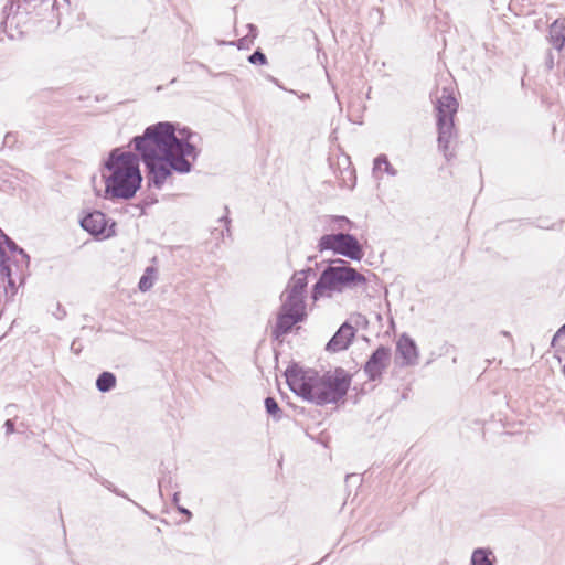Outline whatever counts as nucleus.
Segmentation results:
<instances>
[{
    "label": "nucleus",
    "instance_id": "1",
    "mask_svg": "<svg viewBox=\"0 0 565 565\" xmlns=\"http://www.w3.org/2000/svg\"><path fill=\"white\" fill-rule=\"evenodd\" d=\"M285 376L295 394L320 406L343 399L352 382V375L342 367L319 374L316 370L294 364L287 367Z\"/></svg>",
    "mask_w": 565,
    "mask_h": 565
},
{
    "label": "nucleus",
    "instance_id": "2",
    "mask_svg": "<svg viewBox=\"0 0 565 565\" xmlns=\"http://www.w3.org/2000/svg\"><path fill=\"white\" fill-rule=\"evenodd\" d=\"M70 6V0L11 1L3 8L1 25L11 39L22 35L30 24L41 33H52L61 25L62 10Z\"/></svg>",
    "mask_w": 565,
    "mask_h": 565
},
{
    "label": "nucleus",
    "instance_id": "3",
    "mask_svg": "<svg viewBox=\"0 0 565 565\" xmlns=\"http://www.w3.org/2000/svg\"><path fill=\"white\" fill-rule=\"evenodd\" d=\"M140 159L138 154L115 148L104 163L105 193L110 199H132L141 186Z\"/></svg>",
    "mask_w": 565,
    "mask_h": 565
},
{
    "label": "nucleus",
    "instance_id": "4",
    "mask_svg": "<svg viewBox=\"0 0 565 565\" xmlns=\"http://www.w3.org/2000/svg\"><path fill=\"white\" fill-rule=\"evenodd\" d=\"M193 134L184 128L180 130V136L175 135V127L170 121H161L148 126L143 134L131 139L139 159H145L146 154L170 156L181 152L185 146H194L190 139Z\"/></svg>",
    "mask_w": 565,
    "mask_h": 565
},
{
    "label": "nucleus",
    "instance_id": "5",
    "mask_svg": "<svg viewBox=\"0 0 565 565\" xmlns=\"http://www.w3.org/2000/svg\"><path fill=\"white\" fill-rule=\"evenodd\" d=\"M367 279L342 258H334L321 271L312 287L311 298L316 301L323 297H332L345 290H365Z\"/></svg>",
    "mask_w": 565,
    "mask_h": 565
},
{
    "label": "nucleus",
    "instance_id": "6",
    "mask_svg": "<svg viewBox=\"0 0 565 565\" xmlns=\"http://www.w3.org/2000/svg\"><path fill=\"white\" fill-rule=\"evenodd\" d=\"M198 156L199 150L195 146H185L177 154L163 157L146 154L145 159L140 160L146 167L149 186L161 189L172 171L189 173L192 170V161H195Z\"/></svg>",
    "mask_w": 565,
    "mask_h": 565
},
{
    "label": "nucleus",
    "instance_id": "7",
    "mask_svg": "<svg viewBox=\"0 0 565 565\" xmlns=\"http://www.w3.org/2000/svg\"><path fill=\"white\" fill-rule=\"evenodd\" d=\"M317 247L319 252L331 250L351 260H361L364 256L359 239L349 233L324 234L320 237Z\"/></svg>",
    "mask_w": 565,
    "mask_h": 565
},
{
    "label": "nucleus",
    "instance_id": "8",
    "mask_svg": "<svg viewBox=\"0 0 565 565\" xmlns=\"http://www.w3.org/2000/svg\"><path fill=\"white\" fill-rule=\"evenodd\" d=\"M307 317L306 306H296L282 301L276 318V323L271 329V335L276 340H280L289 333L294 326L302 322Z\"/></svg>",
    "mask_w": 565,
    "mask_h": 565
},
{
    "label": "nucleus",
    "instance_id": "9",
    "mask_svg": "<svg viewBox=\"0 0 565 565\" xmlns=\"http://www.w3.org/2000/svg\"><path fill=\"white\" fill-rule=\"evenodd\" d=\"M311 273H313L312 268L296 271L281 295L282 301L296 306H306L303 294L308 284V275Z\"/></svg>",
    "mask_w": 565,
    "mask_h": 565
},
{
    "label": "nucleus",
    "instance_id": "10",
    "mask_svg": "<svg viewBox=\"0 0 565 565\" xmlns=\"http://www.w3.org/2000/svg\"><path fill=\"white\" fill-rule=\"evenodd\" d=\"M391 350L387 347L380 345L369 358L363 366V371L370 381L381 379L383 372L390 365Z\"/></svg>",
    "mask_w": 565,
    "mask_h": 565
},
{
    "label": "nucleus",
    "instance_id": "11",
    "mask_svg": "<svg viewBox=\"0 0 565 565\" xmlns=\"http://www.w3.org/2000/svg\"><path fill=\"white\" fill-rule=\"evenodd\" d=\"M107 225L108 220L106 215L100 211L89 212L81 220L82 228L95 237H110L114 234L113 226L115 224H113L109 228Z\"/></svg>",
    "mask_w": 565,
    "mask_h": 565
},
{
    "label": "nucleus",
    "instance_id": "12",
    "mask_svg": "<svg viewBox=\"0 0 565 565\" xmlns=\"http://www.w3.org/2000/svg\"><path fill=\"white\" fill-rule=\"evenodd\" d=\"M6 246L11 253H18L21 255L26 265L29 264V256L0 228V273L7 276L9 278V282L12 284L10 278L11 268L8 264L9 258L7 256Z\"/></svg>",
    "mask_w": 565,
    "mask_h": 565
},
{
    "label": "nucleus",
    "instance_id": "13",
    "mask_svg": "<svg viewBox=\"0 0 565 565\" xmlns=\"http://www.w3.org/2000/svg\"><path fill=\"white\" fill-rule=\"evenodd\" d=\"M356 330L349 322H344L340 326L338 331L329 340L326 345V350L329 352H340L347 350L352 343L355 337Z\"/></svg>",
    "mask_w": 565,
    "mask_h": 565
},
{
    "label": "nucleus",
    "instance_id": "14",
    "mask_svg": "<svg viewBox=\"0 0 565 565\" xmlns=\"http://www.w3.org/2000/svg\"><path fill=\"white\" fill-rule=\"evenodd\" d=\"M537 215L532 225L542 230H555L561 225L562 220L553 206L544 207L540 202L536 205Z\"/></svg>",
    "mask_w": 565,
    "mask_h": 565
},
{
    "label": "nucleus",
    "instance_id": "15",
    "mask_svg": "<svg viewBox=\"0 0 565 565\" xmlns=\"http://www.w3.org/2000/svg\"><path fill=\"white\" fill-rule=\"evenodd\" d=\"M396 351L402 358V365H415L418 362V350L415 341L407 334H402L396 343Z\"/></svg>",
    "mask_w": 565,
    "mask_h": 565
},
{
    "label": "nucleus",
    "instance_id": "16",
    "mask_svg": "<svg viewBox=\"0 0 565 565\" xmlns=\"http://www.w3.org/2000/svg\"><path fill=\"white\" fill-rule=\"evenodd\" d=\"M458 109V103L448 89L444 88L441 95L437 97L436 110L437 118H454Z\"/></svg>",
    "mask_w": 565,
    "mask_h": 565
},
{
    "label": "nucleus",
    "instance_id": "17",
    "mask_svg": "<svg viewBox=\"0 0 565 565\" xmlns=\"http://www.w3.org/2000/svg\"><path fill=\"white\" fill-rule=\"evenodd\" d=\"M438 127V147L447 157L449 149V142L454 136V118H437Z\"/></svg>",
    "mask_w": 565,
    "mask_h": 565
},
{
    "label": "nucleus",
    "instance_id": "18",
    "mask_svg": "<svg viewBox=\"0 0 565 565\" xmlns=\"http://www.w3.org/2000/svg\"><path fill=\"white\" fill-rule=\"evenodd\" d=\"M548 42L552 46L561 52L565 45V23L564 21L555 20L548 30Z\"/></svg>",
    "mask_w": 565,
    "mask_h": 565
},
{
    "label": "nucleus",
    "instance_id": "19",
    "mask_svg": "<svg viewBox=\"0 0 565 565\" xmlns=\"http://www.w3.org/2000/svg\"><path fill=\"white\" fill-rule=\"evenodd\" d=\"M116 386V376L114 373L104 371L96 380V387L102 393L110 392Z\"/></svg>",
    "mask_w": 565,
    "mask_h": 565
},
{
    "label": "nucleus",
    "instance_id": "20",
    "mask_svg": "<svg viewBox=\"0 0 565 565\" xmlns=\"http://www.w3.org/2000/svg\"><path fill=\"white\" fill-rule=\"evenodd\" d=\"M492 552L489 548L479 547L472 552L471 565H493Z\"/></svg>",
    "mask_w": 565,
    "mask_h": 565
},
{
    "label": "nucleus",
    "instance_id": "21",
    "mask_svg": "<svg viewBox=\"0 0 565 565\" xmlns=\"http://www.w3.org/2000/svg\"><path fill=\"white\" fill-rule=\"evenodd\" d=\"M384 167V172L391 177L397 175V170L391 164L386 154H379L373 161V173H376Z\"/></svg>",
    "mask_w": 565,
    "mask_h": 565
},
{
    "label": "nucleus",
    "instance_id": "22",
    "mask_svg": "<svg viewBox=\"0 0 565 565\" xmlns=\"http://www.w3.org/2000/svg\"><path fill=\"white\" fill-rule=\"evenodd\" d=\"M156 273L157 270L153 267L146 268L138 284L140 291L146 292L152 288L156 279Z\"/></svg>",
    "mask_w": 565,
    "mask_h": 565
},
{
    "label": "nucleus",
    "instance_id": "23",
    "mask_svg": "<svg viewBox=\"0 0 565 565\" xmlns=\"http://www.w3.org/2000/svg\"><path fill=\"white\" fill-rule=\"evenodd\" d=\"M265 408L266 412L271 415L275 419H280L282 415V411L280 409L278 403L274 397L265 398Z\"/></svg>",
    "mask_w": 565,
    "mask_h": 565
},
{
    "label": "nucleus",
    "instance_id": "24",
    "mask_svg": "<svg viewBox=\"0 0 565 565\" xmlns=\"http://www.w3.org/2000/svg\"><path fill=\"white\" fill-rule=\"evenodd\" d=\"M248 62L255 65H266L267 57L266 55L258 49L253 54L248 56Z\"/></svg>",
    "mask_w": 565,
    "mask_h": 565
},
{
    "label": "nucleus",
    "instance_id": "25",
    "mask_svg": "<svg viewBox=\"0 0 565 565\" xmlns=\"http://www.w3.org/2000/svg\"><path fill=\"white\" fill-rule=\"evenodd\" d=\"M332 222L337 224L338 230L351 228L353 223L345 216H332Z\"/></svg>",
    "mask_w": 565,
    "mask_h": 565
},
{
    "label": "nucleus",
    "instance_id": "26",
    "mask_svg": "<svg viewBox=\"0 0 565 565\" xmlns=\"http://www.w3.org/2000/svg\"><path fill=\"white\" fill-rule=\"evenodd\" d=\"M100 483L108 489L109 491L114 492L115 494L119 497L127 498L126 494H124L119 489H117L110 481L103 479L100 480Z\"/></svg>",
    "mask_w": 565,
    "mask_h": 565
},
{
    "label": "nucleus",
    "instance_id": "27",
    "mask_svg": "<svg viewBox=\"0 0 565 565\" xmlns=\"http://www.w3.org/2000/svg\"><path fill=\"white\" fill-rule=\"evenodd\" d=\"M565 337V323L557 330V332L554 334L552 344H554L555 341L558 339H562Z\"/></svg>",
    "mask_w": 565,
    "mask_h": 565
},
{
    "label": "nucleus",
    "instance_id": "28",
    "mask_svg": "<svg viewBox=\"0 0 565 565\" xmlns=\"http://www.w3.org/2000/svg\"><path fill=\"white\" fill-rule=\"evenodd\" d=\"M4 428H6V433L7 435H10L14 431V423L12 419H7L6 423H4Z\"/></svg>",
    "mask_w": 565,
    "mask_h": 565
},
{
    "label": "nucleus",
    "instance_id": "29",
    "mask_svg": "<svg viewBox=\"0 0 565 565\" xmlns=\"http://www.w3.org/2000/svg\"><path fill=\"white\" fill-rule=\"evenodd\" d=\"M71 350L75 353V354H79L81 351H82V345L78 343L77 340H74L71 344Z\"/></svg>",
    "mask_w": 565,
    "mask_h": 565
},
{
    "label": "nucleus",
    "instance_id": "30",
    "mask_svg": "<svg viewBox=\"0 0 565 565\" xmlns=\"http://www.w3.org/2000/svg\"><path fill=\"white\" fill-rule=\"evenodd\" d=\"M177 509H178V511H179L180 513H182V514L186 515V516H188V519H191L192 513H191V511H190L189 509L183 508V507H180V505H178V507H177Z\"/></svg>",
    "mask_w": 565,
    "mask_h": 565
},
{
    "label": "nucleus",
    "instance_id": "31",
    "mask_svg": "<svg viewBox=\"0 0 565 565\" xmlns=\"http://www.w3.org/2000/svg\"><path fill=\"white\" fill-rule=\"evenodd\" d=\"M248 28L250 30V33H252L253 38H255L256 36V26L253 25V24H249Z\"/></svg>",
    "mask_w": 565,
    "mask_h": 565
},
{
    "label": "nucleus",
    "instance_id": "32",
    "mask_svg": "<svg viewBox=\"0 0 565 565\" xmlns=\"http://www.w3.org/2000/svg\"><path fill=\"white\" fill-rule=\"evenodd\" d=\"M179 495H180V493H179V492H175V493L173 494V502H174V503H177V502L179 501Z\"/></svg>",
    "mask_w": 565,
    "mask_h": 565
},
{
    "label": "nucleus",
    "instance_id": "33",
    "mask_svg": "<svg viewBox=\"0 0 565 565\" xmlns=\"http://www.w3.org/2000/svg\"><path fill=\"white\" fill-rule=\"evenodd\" d=\"M221 221H224L226 223V225L230 223V220L227 216H223L221 217Z\"/></svg>",
    "mask_w": 565,
    "mask_h": 565
},
{
    "label": "nucleus",
    "instance_id": "34",
    "mask_svg": "<svg viewBox=\"0 0 565 565\" xmlns=\"http://www.w3.org/2000/svg\"><path fill=\"white\" fill-rule=\"evenodd\" d=\"M502 334H503L504 337H510L509 332H507V331H503V332H502Z\"/></svg>",
    "mask_w": 565,
    "mask_h": 565
},
{
    "label": "nucleus",
    "instance_id": "35",
    "mask_svg": "<svg viewBox=\"0 0 565 565\" xmlns=\"http://www.w3.org/2000/svg\"><path fill=\"white\" fill-rule=\"evenodd\" d=\"M200 67L207 70V67L204 64H200Z\"/></svg>",
    "mask_w": 565,
    "mask_h": 565
},
{
    "label": "nucleus",
    "instance_id": "36",
    "mask_svg": "<svg viewBox=\"0 0 565 565\" xmlns=\"http://www.w3.org/2000/svg\"><path fill=\"white\" fill-rule=\"evenodd\" d=\"M562 372H563V374L565 376V364L563 365Z\"/></svg>",
    "mask_w": 565,
    "mask_h": 565
}]
</instances>
